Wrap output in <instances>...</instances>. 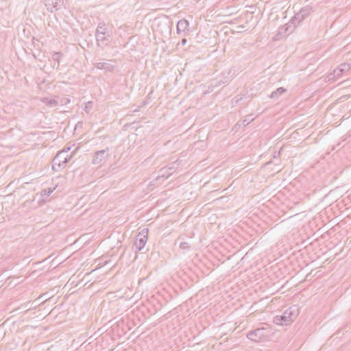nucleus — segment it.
<instances>
[{
  "label": "nucleus",
  "instance_id": "f257e3e1",
  "mask_svg": "<svg viewBox=\"0 0 351 351\" xmlns=\"http://www.w3.org/2000/svg\"><path fill=\"white\" fill-rule=\"evenodd\" d=\"M299 308L297 306H293L285 310L281 315H277L274 318V323L277 325H289L298 315Z\"/></svg>",
  "mask_w": 351,
  "mask_h": 351
},
{
  "label": "nucleus",
  "instance_id": "f03ea898",
  "mask_svg": "<svg viewBox=\"0 0 351 351\" xmlns=\"http://www.w3.org/2000/svg\"><path fill=\"white\" fill-rule=\"evenodd\" d=\"M148 232V228H144L137 235L134 244L136 247V252L141 251L145 247L147 241Z\"/></svg>",
  "mask_w": 351,
  "mask_h": 351
},
{
  "label": "nucleus",
  "instance_id": "7ed1b4c3",
  "mask_svg": "<svg viewBox=\"0 0 351 351\" xmlns=\"http://www.w3.org/2000/svg\"><path fill=\"white\" fill-rule=\"evenodd\" d=\"M311 10L312 8L309 7H304L302 8L292 18V19L290 21V23H291L293 25V27H296L310 14Z\"/></svg>",
  "mask_w": 351,
  "mask_h": 351
},
{
  "label": "nucleus",
  "instance_id": "20e7f679",
  "mask_svg": "<svg viewBox=\"0 0 351 351\" xmlns=\"http://www.w3.org/2000/svg\"><path fill=\"white\" fill-rule=\"evenodd\" d=\"M66 152L65 149L60 151L53 159L52 169L53 171H59L64 169V160L65 153Z\"/></svg>",
  "mask_w": 351,
  "mask_h": 351
},
{
  "label": "nucleus",
  "instance_id": "39448f33",
  "mask_svg": "<svg viewBox=\"0 0 351 351\" xmlns=\"http://www.w3.org/2000/svg\"><path fill=\"white\" fill-rule=\"evenodd\" d=\"M108 156H109L108 148H107L106 149L96 151L94 153L93 160H92V163L93 165H99L102 162H104Z\"/></svg>",
  "mask_w": 351,
  "mask_h": 351
},
{
  "label": "nucleus",
  "instance_id": "423d86ee",
  "mask_svg": "<svg viewBox=\"0 0 351 351\" xmlns=\"http://www.w3.org/2000/svg\"><path fill=\"white\" fill-rule=\"evenodd\" d=\"M265 337L264 328H263L251 330L247 334V337L254 342L261 341Z\"/></svg>",
  "mask_w": 351,
  "mask_h": 351
},
{
  "label": "nucleus",
  "instance_id": "0eeeda50",
  "mask_svg": "<svg viewBox=\"0 0 351 351\" xmlns=\"http://www.w3.org/2000/svg\"><path fill=\"white\" fill-rule=\"evenodd\" d=\"M96 41L98 46L104 47L110 44L112 40L110 34H95Z\"/></svg>",
  "mask_w": 351,
  "mask_h": 351
},
{
  "label": "nucleus",
  "instance_id": "6e6552de",
  "mask_svg": "<svg viewBox=\"0 0 351 351\" xmlns=\"http://www.w3.org/2000/svg\"><path fill=\"white\" fill-rule=\"evenodd\" d=\"M346 65H341L340 67H338L335 69L332 73L330 74L329 80L330 79H335V78H339L343 73L346 71Z\"/></svg>",
  "mask_w": 351,
  "mask_h": 351
},
{
  "label": "nucleus",
  "instance_id": "1a4fd4ad",
  "mask_svg": "<svg viewBox=\"0 0 351 351\" xmlns=\"http://www.w3.org/2000/svg\"><path fill=\"white\" fill-rule=\"evenodd\" d=\"M189 27V22L185 19H181L178 22L177 31L178 32H184Z\"/></svg>",
  "mask_w": 351,
  "mask_h": 351
},
{
  "label": "nucleus",
  "instance_id": "9d476101",
  "mask_svg": "<svg viewBox=\"0 0 351 351\" xmlns=\"http://www.w3.org/2000/svg\"><path fill=\"white\" fill-rule=\"evenodd\" d=\"M98 69H104L106 71H110L112 69V66L108 62H97L95 66Z\"/></svg>",
  "mask_w": 351,
  "mask_h": 351
},
{
  "label": "nucleus",
  "instance_id": "9b49d317",
  "mask_svg": "<svg viewBox=\"0 0 351 351\" xmlns=\"http://www.w3.org/2000/svg\"><path fill=\"white\" fill-rule=\"evenodd\" d=\"M41 101L51 107H55L58 105V101L54 99H49L47 97H43L41 99Z\"/></svg>",
  "mask_w": 351,
  "mask_h": 351
},
{
  "label": "nucleus",
  "instance_id": "f8f14e48",
  "mask_svg": "<svg viewBox=\"0 0 351 351\" xmlns=\"http://www.w3.org/2000/svg\"><path fill=\"white\" fill-rule=\"evenodd\" d=\"M108 28L104 24L99 23L97 27L95 34H107Z\"/></svg>",
  "mask_w": 351,
  "mask_h": 351
},
{
  "label": "nucleus",
  "instance_id": "ddd939ff",
  "mask_svg": "<svg viewBox=\"0 0 351 351\" xmlns=\"http://www.w3.org/2000/svg\"><path fill=\"white\" fill-rule=\"evenodd\" d=\"M285 92H286V89L283 87H280L271 93L270 97L273 99L278 98L279 95L283 94Z\"/></svg>",
  "mask_w": 351,
  "mask_h": 351
},
{
  "label": "nucleus",
  "instance_id": "4468645a",
  "mask_svg": "<svg viewBox=\"0 0 351 351\" xmlns=\"http://www.w3.org/2000/svg\"><path fill=\"white\" fill-rule=\"evenodd\" d=\"M291 23H287L285 26H282L281 27H280L278 29V34L280 35H284L287 32L289 31L290 28L291 27Z\"/></svg>",
  "mask_w": 351,
  "mask_h": 351
},
{
  "label": "nucleus",
  "instance_id": "2eb2a0df",
  "mask_svg": "<svg viewBox=\"0 0 351 351\" xmlns=\"http://www.w3.org/2000/svg\"><path fill=\"white\" fill-rule=\"evenodd\" d=\"M29 304H30V302H27L25 303H23L18 308H16L14 311H16L19 309H23V310H25V313H26L32 308L31 307H28Z\"/></svg>",
  "mask_w": 351,
  "mask_h": 351
},
{
  "label": "nucleus",
  "instance_id": "dca6fc26",
  "mask_svg": "<svg viewBox=\"0 0 351 351\" xmlns=\"http://www.w3.org/2000/svg\"><path fill=\"white\" fill-rule=\"evenodd\" d=\"M63 55L61 52H54L52 55V58L54 61L60 62Z\"/></svg>",
  "mask_w": 351,
  "mask_h": 351
},
{
  "label": "nucleus",
  "instance_id": "f3484780",
  "mask_svg": "<svg viewBox=\"0 0 351 351\" xmlns=\"http://www.w3.org/2000/svg\"><path fill=\"white\" fill-rule=\"evenodd\" d=\"M55 189V187L45 189L42 191V195L49 196L54 191Z\"/></svg>",
  "mask_w": 351,
  "mask_h": 351
},
{
  "label": "nucleus",
  "instance_id": "a211bd4d",
  "mask_svg": "<svg viewBox=\"0 0 351 351\" xmlns=\"http://www.w3.org/2000/svg\"><path fill=\"white\" fill-rule=\"evenodd\" d=\"M92 107H93V103L91 101H88L87 103L85 104V106L84 108V111L86 112V113H90L91 110H92Z\"/></svg>",
  "mask_w": 351,
  "mask_h": 351
},
{
  "label": "nucleus",
  "instance_id": "6ab92c4d",
  "mask_svg": "<svg viewBox=\"0 0 351 351\" xmlns=\"http://www.w3.org/2000/svg\"><path fill=\"white\" fill-rule=\"evenodd\" d=\"M252 114L247 115L245 119L243 120V125H248L251 121H253Z\"/></svg>",
  "mask_w": 351,
  "mask_h": 351
},
{
  "label": "nucleus",
  "instance_id": "aec40b11",
  "mask_svg": "<svg viewBox=\"0 0 351 351\" xmlns=\"http://www.w3.org/2000/svg\"><path fill=\"white\" fill-rule=\"evenodd\" d=\"M74 153H75V152H73L70 156L66 154V152L65 153V156L64 158V168L65 167L66 165L69 162L70 159L72 158V156H73Z\"/></svg>",
  "mask_w": 351,
  "mask_h": 351
},
{
  "label": "nucleus",
  "instance_id": "412c9836",
  "mask_svg": "<svg viewBox=\"0 0 351 351\" xmlns=\"http://www.w3.org/2000/svg\"><path fill=\"white\" fill-rule=\"evenodd\" d=\"M179 246H180V249H182V250H189L190 249L189 243H187V242H185V241L184 242H181L180 243Z\"/></svg>",
  "mask_w": 351,
  "mask_h": 351
},
{
  "label": "nucleus",
  "instance_id": "4be33fe9",
  "mask_svg": "<svg viewBox=\"0 0 351 351\" xmlns=\"http://www.w3.org/2000/svg\"><path fill=\"white\" fill-rule=\"evenodd\" d=\"M242 100V97L240 96V95H237L234 97V101H235V103H239V101H241Z\"/></svg>",
  "mask_w": 351,
  "mask_h": 351
},
{
  "label": "nucleus",
  "instance_id": "5701e85b",
  "mask_svg": "<svg viewBox=\"0 0 351 351\" xmlns=\"http://www.w3.org/2000/svg\"><path fill=\"white\" fill-rule=\"evenodd\" d=\"M186 43H187V40L186 38H182L181 42L180 43H178V45H182V46H184L186 45Z\"/></svg>",
  "mask_w": 351,
  "mask_h": 351
},
{
  "label": "nucleus",
  "instance_id": "b1692460",
  "mask_svg": "<svg viewBox=\"0 0 351 351\" xmlns=\"http://www.w3.org/2000/svg\"><path fill=\"white\" fill-rule=\"evenodd\" d=\"M66 151V154H68V152L71 149V147H66V148H64Z\"/></svg>",
  "mask_w": 351,
  "mask_h": 351
}]
</instances>
